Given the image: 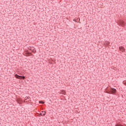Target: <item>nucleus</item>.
I'll list each match as a JSON object with an SVG mask.
<instances>
[{
	"instance_id": "f257e3e1",
	"label": "nucleus",
	"mask_w": 126,
	"mask_h": 126,
	"mask_svg": "<svg viewBox=\"0 0 126 126\" xmlns=\"http://www.w3.org/2000/svg\"><path fill=\"white\" fill-rule=\"evenodd\" d=\"M116 92V89L114 88H110V89L108 90V91L106 92V93H108V94H113V95H115Z\"/></svg>"
},
{
	"instance_id": "f03ea898",
	"label": "nucleus",
	"mask_w": 126,
	"mask_h": 126,
	"mask_svg": "<svg viewBox=\"0 0 126 126\" xmlns=\"http://www.w3.org/2000/svg\"><path fill=\"white\" fill-rule=\"evenodd\" d=\"M118 24H120L123 27H124V26H126V23H125V22L124 21L122 20H120L118 22Z\"/></svg>"
},
{
	"instance_id": "7ed1b4c3",
	"label": "nucleus",
	"mask_w": 126,
	"mask_h": 126,
	"mask_svg": "<svg viewBox=\"0 0 126 126\" xmlns=\"http://www.w3.org/2000/svg\"><path fill=\"white\" fill-rule=\"evenodd\" d=\"M119 50L120 51L122 52V53H124L126 51V49H125V47H124L123 46L119 47Z\"/></svg>"
},
{
	"instance_id": "20e7f679",
	"label": "nucleus",
	"mask_w": 126,
	"mask_h": 126,
	"mask_svg": "<svg viewBox=\"0 0 126 126\" xmlns=\"http://www.w3.org/2000/svg\"><path fill=\"white\" fill-rule=\"evenodd\" d=\"M29 50L32 52V53H36V50L34 47H29Z\"/></svg>"
},
{
	"instance_id": "39448f33",
	"label": "nucleus",
	"mask_w": 126,
	"mask_h": 126,
	"mask_svg": "<svg viewBox=\"0 0 126 126\" xmlns=\"http://www.w3.org/2000/svg\"><path fill=\"white\" fill-rule=\"evenodd\" d=\"M40 116H41V117H44L46 115V112L45 111H42L41 113L39 114Z\"/></svg>"
},
{
	"instance_id": "423d86ee",
	"label": "nucleus",
	"mask_w": 126,
	"mask_h": 126,
	"mask_svg": "<svg viewBox=\"0 0 126 126\" xmlns=\"http://www.w3.org/2000/svg\"><path fill=\"white\" fill-rule=\"evenodd\" d=\"M27 101H30V96L25 97V102H27Z\"/></svg>"
},
{
	"instance_id": "0eeeda50",
	"label": "nucleus",
	"mask_w": 126,
	"mask_h": 126,
	"mask_svg": "<svg viewBox=\"0 0 126 126\" xmlns=\"http://www.w3.org/2000/svg\"><path fill=\"white\" fill-rule=\"evenodd\" d=\"M21 76L18 75L17 74L15 75V77H16V78H17L18 79H20Z\"/></svg>"
},
{
	"instance_id": "6e6552de",
	"label": "nucleus",
	"mask_w": 126,
	"mask_h": 126,
	"mask_svg": "<svg viewBox=\"0 0 126 126\" xmlns=\"http://www.w3.org/2000/svg\"><path fill=\"white\" fill-rule=\"evenodd\" d=\"M79 20H80V19L77 18L73 20V21H75V22H79Z\"/></svg>"
},
{
	"instance_id": "1a4fd4ad",
	"label": "nucleus",
	"mask_w": 126,
	"mask_h": 126,
	"mask_svg": "<svg viewBox=\"0 0 126 126\" xmlns=\"http://www.w3.org/2000/svg\"><path fill=\"white\" fill-rule=\"evenodd\" d=\"M20 79H25V76H21Z\"/></svg>"
},
{
	"instance_id": "9d476101",
	"label": "nucleus",
	"mask_w": 126,
	"mask_h": 126,
	"mask_svg": "<svg viewBox=\"0 0 126 126\" xmlns=\"http://www.w3.org/2000/svg\"><path fill=\"white\" fill-rule=\"evenodd\" d=\"M115 126H124L121 124H117L116 125H115Z\"/></svg>"
},
{
	"instance_id": "9b49d317",
	"label": "nucleus",
	"mask_w": 126,
	"mask_h": 126,
	"mask_svg": "<svg viewBox=\"0 0 126 126\" xmlns=\"http://www.w3.org/2000/svg\"><path fill=\"white\" fill-rule=\"evenodd\" d=\"M39 103H40V104H44V102H43L42 101H39Z\"/></svg>"
},
{
	"instance_id": "f8f14e48",
	"label": "nucleus",
	"mask_w": 126,
	"mask_h": 126,
	"mask_svg": "<svg viewBox=\"0 0 126 126\" xmlns=\"http://www.w3.org/2000/svg\"><path fill=\"white\" fill-rule=\"evenodd\" d=\"M123 84L126 86V81H123Z\"/></svg>"
},
{
	"instance_id": "ddd939ff",
	"label": "nucleus",
	"mask_w": 126,
	"mask_h": 126,
	"mask_svg": "<svg viewBox=\"0 0 126 126\" xmlns=\"http://www.w3.org/2000/svg\"><path fill=\"white\" fill-rule=\"evenodd\" d=\"M62 94H63V95H65V92H63Z\"/></svg>"
}]
</instances>
